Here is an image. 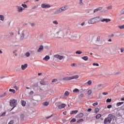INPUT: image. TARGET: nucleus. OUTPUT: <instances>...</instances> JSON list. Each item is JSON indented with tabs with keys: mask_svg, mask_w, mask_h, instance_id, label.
Here are the masks:
<instances>
[{
	"mask_svg": "<svg viewBox=\"0 0 124 124\" xmlns=\"http://www.w3.org/2000/svg\"><path fill=\"white\" fill-rule=\"evenodd\" d=\"M108 93H107V92H104L102 93V94L103 95H106V94H107Z\"/></svg>",
	"mask_w": 124,
	"mask_h": 124,
	"instance_id": "obj_55",
	"label": "nucleus"
},
{
	"mask_svg": "<svg viewBox=\"0 0 124 124\" xmlns=\"http://www.w3.org/2000/svg\"><path fill=\"white\" fill-rule=\"evenodd\" d=\"M40 84L41 85H42L43 86H46V83H45L44 81H41L40 82Z\"/></svg>",
	"mask_w": 124,
	"mask_h": 124,
	"instance_id": "obj_26",
	"label": "nucleus"
},
{
	"mask_svg": "<svg viewBox=\"0 0 124 124\" xmlns=\"http://www.w3.org/2000/svg\"><path fill=\"white\" fill-rule=\"evenodd\" d=\"M112 101V99L111 98H110V99H109V98H108L107 99V103H110V102H111Z\"/></svg>",
	"mask_w": 124,
	"mask_h": 124,
	"instance_id": "obj_33",
	"label": "nucleus"
},
{
	"mask_svg": "<svg viewBox=\"0 0 124 124\" xmlns=\"http://www.w3.org/2000/svg\"><path fill=\"white\" fill-rule=\"evenodd\" d=\"M28 67V64L26 63L24 65H21V69L22 70H25V69Z\"/></svg>",
	"mask_w": 124,
	"mask_h": 124,
	"instance_id": "obj_14",
	"label": "nucleus"
},
{
	"mask_svg": "<svg viewBox=\"0 0 124 124\" xmlns=\"http://www.w3.org/2000/svg\"><path fill=\"white\" fill-rule=\"evenodd\" d=\"M16 8L18 9V10H17L18 12H22L23 11V8L22 7L17 6Z\"/></svg>",
	"mask_w": 124,
	"mask_h": 124,
	"instance_id": "obj_15",
	"label": "nucleus"
},
{
	"mask_svg": "<svg viewBox=\"0 0 124 124\" xmlns=\"http://www.w3.org/2000/svg\"><path fill=\"white\" fill-rule=\"evenodd\" d=\"M53 24H55V25H59V22L57 20H54L52 22Z\"/></svg>",
	"mask_w": 124,
	"mask_h": 124,
	"instance_id": "obj_38",
	"label": "nucleus"
},
{
	"mask_svg": "<svg viewBox=\"0 0 124 124\" xmlns=\"http://www.w3.org/2000/svg\"><path fill=\"white\" fill-rule=\"evenodd\" d=\"M121 13H122L123 14H124V9H123L122 10H121Z\"/></svg>",
	"mask_w": 124,
	"mask_h": 124,
	"instance_id": "obj_63",
	"label": "nucleus"
},
{
	"mask_svg": "<svg viewBox=\"0 0 124 124\" xmlns=\"http://www.w3.org/2000/svg\"><path fill=\"white\" fill-rule=\"evenodd\" d=\"M48 60H50V56L46 55L45 58H43L44 61H46V62H47Z\"/></svg>",
	"mask_w": 124,
	"mask_h": 124,
	"instance_id": "obj_16",
	"label": "nucleus"
},
{
	"mask_svg": "<svg viewBox=\"0 0 124 124\" xmlns=\"http://www.w3.org/2000/svg\"><path fill=\"white\" fill-rule=\"evenodd\" d=\"M100 117H101V114H98L96 116V119L97 120H98V119H99L100 118Z\"/></svg>",
	"mask_w": 124,
	"mask_h": 124,
	"instance_id": "obj_28",
	"label": "nucleus"
},
{
	"mask_svg": "<svg viewBox=\"0 0 124 124\" xmlns=\"http://www.w3.org/2000/svg\"><path fill=\"white\" fill-rule=\"evenodd\" d=\"M51 7V5L46 3H43L41 4L42 8H50Z\"/></svg>",
	"mask_w": 124,
	"mask_h": 124,
	"instance_id": "obj_9",
	"label": "nucleus"
},
{
	"mask_svg": "<svg viewBox=\"0 0 124 124\" xmlns=\"http://www.w3.org/2000/svg\"><path fill=\"white\" fill-rule=\"evenodd\" d=\"M25 56H26L27 57H29L30 56H31V54H30V52H27L26 53Z\"/></svg>",
	"mask_w": 124,
	"mask_h": 124,
	"instance_id": "obj_39",
	"label": "nucleus"
},
{
	"mask_svg": "<svg viewBox=\"0 0 124 124\" xmlns=\"http://www.w3.org/2000/svg\"><path fill=\"white\" fill-rule=\"evenodd\" d=\"M79 4L80 5H84V3L82 1L79 0Z\"/></svg>",
	"mask_w": 124,
	"mask_h": 124,
	"instance_id": "obj_49",
	"label": "nucleus"
},
{
	"mask_svg": "<svg viewBox=\"0 0 124 124\" xmlns=\"http://www.w3.org/2000/svg\"><path fill=\"white\" fill-rule=\"evenodd\" d=\"M121 109L124 110V105L121 107Z\"/></svg>",
	"mask_w": 124,
	"mask_h": 124,
	"instance_id": "obj_59",
	"label": "nucleus"
},
{
	"mask_svg": "<svg viewBox=\"0 0 124 124\" xmlns=\"http://www.w3.org/2000/svg\"><path fill=\"white\" fill-rule=\"evenodd\" d=\"M60 8L62 12L65 11V10H67V9H68V6H63Z\"/></svg>",
	"mask_w": 124,
	"mask_h": 124,
	"instance_id": "obj_13",
	"label": "nucleus"
},
{
	"mask_svg": "<svg viewBox=\"0 0 124 124\" xmlns=\"http://www.w3.org/2000/svg\"><path fill=\"white\" fill-rule=\"evenodd\" d=\"M63 115H66V111H64L63 112Z\"/></svg>",
	"mask_w": 124,
	"mask_h": 124,
	"instance_id": "obj_64",
	"label": "nucleus"
},
{
	"mask_svg": "<svg viewBox=\"0 0 124 124\" xmlns=\"http://www.w3.org/2000/svg\"><path fill=\"white\" fill-rule=\"evenodd\" d=\"M9 92H11L12 93H16V91H15V90L14 89H10L9 90Z\"/></svg>",
	"mask_w": 124,
	"mask_h": 124,
	"instance_id": "obj_29",
	"label": "nucleus"
},
{
	"mask_svg": "<svg viewBox=\"0 0 124 124\" xmlns=\"http://www.w3.org/2000/svg\"><path fill=\"white\" fill-rule=\"evenodd\" d=\"M118 28H119V29H121V30H123V29H124V25L122 26L119 25L118 26Z\"/></svg>",
	"mask_w": 124,
	"mask_h": 124,
	"instance_id": "obj_37",
	"label": "nucleus"
},
{
	"mask_svg": "<svg viewBox=\"0 0 124 124\" xmlns=\"http://www.w3.org/2000/svg\"><path fill=\"white\" fill-rule=\"evenodd\" d=\"M6 114V112H4L3 113H2L0 115V117H4Z\"/></svg>",
	"mask_w": 124,
	"mask_h": 124,
	"instance_id": "obj_45",
	"label": "nucleus"
},
{
	"mask_svg": "<svg viewBox=\"0 0 124 124\" xmlns=\"http://www.w3.org/2000/svg\"><path fill=\"white\" fill-rule=\"evenodd\" d=\"M29 36H30V33L29 31L24 30L20 35L19 39L20 40H24V39H27Z\"/></svg>",
	"mask_w": 124,
	"mask_h": 124,
	"instance_id": "obj_1",
	"label": "nucleus"
},
{
	"mask_svg": "<svg viewBox=\"0 0 124 124\" xmlns=\"http://www.w3.org/2000/svg\"><path fill=\"white\" fill-rule=\"evenodd\" d=\"M31 26L32 27H34V26H35V24L34 23H31Z\"/></svg>",
	"mask_w": 124,
	"mask_h": 124,
	"instance_id": "obj_60",
	"label": "nucleus"
},
{
	"mask_svg": "<svg viewBox=\"0 0 124 124\" xmlns=\"http://www.w3.org/2000/svg\"><path fill=\"white\" fill-rule=\"evenodd\" d=\"M76 54H78V55H81V54H82V51L80 50H78L76 52Z\"/></svg>",
	"mask_w": 124,
	"mask_h": 124,
	"instance_id": "obj_31",
	"label": "nucleus"
},
{
	"mask_svg": "<svg viewBox=\"0 0 124 124\" xmlns=\"http://www.w3.org/2000/svg\"><path fill=\"white\" fill-rule=\"evenodd\" d=\"M94 112L95 113H98V112H99V108H96L94 109Z\"/></svg>",
	"mask_w": 124,
	"mask_h": 124,
	"instance_id": "obj_32",
	"label": "nucleus"
},
{
	"mask_svg": "<svg viewBox=\"0 0 124 124\" xmlns=\"http://www.w3.org/2000/svg\"><path fill=\"white\" fill-rule=\"evenodd\" d=\"M0 20L1 21H4V16L3 15H0Z\"/></svg>",
	"mask_w": 124,
	"mask_h": 124,
	"instance_id": "obj_24",
	"label": "nucleus"
},
{
	"mask_svg": "<svg viewBox=\"0 0 124 124\" xmlns=\"http://www.w3.org/2000/svg\"><path fill=\"white\" fill-rule=\"evenodd\" d=\"M56 35H57L58 37L62 38L64 36V32H63V30H59L56 32Z\"/></svg>",
	"mask_w": 124,
	"mask_h": 124,
	"instance_id": "obj_4",
	"label": "nucleus"
},
{
	"mask_svg": "<svg viewBox=\"0 0 124 124\" xmlns=\"http://www.w3.org/2000/svg\"><path fill=\"white\" fill-rule=\"evenodd\" d=\"M83 96H84V93H81L79 96V97H83Z\"/></svg>",
	"mask_w": 124,
	"mask_h": 124,
	"instance_id": "obj_54",
	"label": "nucleus"
},
{
	"mask_svg": "<svg viewBox=\"0 0 124 124\" xmlns=\"http://www.w3.org/2000/svg\"><path fill=\"white\" fill-rule=\"evenodd\" d=\"M9 34L10 35V37H13V35H14V32H11L9 33Z\"/></svg>",
	"mask_w": 124,
	"mask_h": 124,
	"instance_id": "obj_36",
	"label": "nucleus"
},
{
	"mask_svg": "<svg viewBox=\"0 0 124 124\" xmlns=\"http://www.w3.org/2000/svg\"><path fill=\"white\" fill-rule=\"evenodd\" d=\"M93 65L94 66H99V64H98V63H93Z\"/></svg>",
	"mask_w": 124,
	"mask_h": 124,
	"instance_id": "obj_41",
	"label": "nucleus"
},
{
	"mask_svg": "<svg viewBox=\"0 0 124 124\" xmlns=\"http://www.w3.org/2000/svg\"><path fill=\"white\" fill-rule=\"evenodd\" d=\"M93 106H96V105H98V102H96L95 103H93Z\"/></svg>",
	"mask_w": 124,
	"mask_h": 124,
	"instance_id": "obj_50",
	"label": "nucleus"
},
{
	"mask_svg": "<svg viewBox=\"0 0 124 124\" xmlns=\"http://www.w3.org/2000/svg\"><path fill=\"white\" fill-rule=\"evenodd\" d=\"M118 49V46H114L113 48H112V50L114 52H117V50Z\"/></svg>",
	"mask_w": 124,
	"mask_h": 124,
	"instance_id": "obj_20",
	"label": "nucleus"
},
{
	"mask_svg": "<svg viewBox=\"0 0 124 124\" xmlns=\"http://www.w3.org/2000/svg\"><path fill=\"white\" fill-rule=\"evenodd\" d=\"M107 9H108V10L112 9V6H109L108 7Z\"/></svg>",
	"mask_w": 124,
	"mask_h": 124,
	"instance_id": "obj_53",
	"label": "nucleus"
},
{
	"mask_svg": "<svg viewBox=\"0 0 124 124\" xmlns=\"http://www.w3.org/2000/svg\"><path fill=\"white\" fill-rule=\"evenodd\" d=\"M43 106H48L49 105V102H45L43 103Z\"/></svg>",
	"mask_w": 124,
	"mask_h": 124,
	"instance_id": "obj_21",
	"label": "nucleus"
},
{
	"mask_svg": "<svg viewBox=\"0 0 124 124\" xmlns=\"http://www.w3.org/2000/svg\"><path fill=\"white\" fill-rule=\"evenodd\" d=\"M79 78L78 75H75L72 77H66L63 78V81H70V80H72L73 79H78Z\"/></svg>",
	"mask_w": 124,
	"mask_h": 124,
	"instance_id": "obj_3",
	"label": "nucleus"
},
{
	"mask_svg": "<svg viewBox=\"0 0 124 124\" xmlns=\"http://www.w3.org/2000/svg\"><path fill=\"white\" fill-rule=\"evenodd\" d=\"M97 21V22H100V18H96V20H95V21Z\"/></svg>",
	"mask_w": 124,
	"mask_h": 124,
	"instance_id": "obj_62",
	"label": "nucleus"
},
{
	"mask_svg": "<svg viewBox=\"0 0 124 124\" xmlns=\"http://www.w3.org/2000/svg\"><path fill=\"white\" fill-rule=\"evenodd\" d=\"M71 66L74 67V66H77V64L75 63H73L71 64Z\"/></svg>",
	"mask_w": 124,
	"mask_h": 124,
	"instance_id": "obj_44",
	"label": "nucleus"
},
{
	"mask_svg": "<svg viewBox=\"0 0 124 124\" xmlns=\"http://www.w3.org/2000/svg\"><path fill=\"white\" fill-rule=\"evenodd\" d=\"M86 91V90H83V89H81L79 90L80 93H83V92Z\"/></svg>",
	"mask_w": 124,
	"mask_h": 124,
	"instance_id": "obj_57",
	"label": "nucleus"
},
{
	"mask_svg": "<svg viewBox=\"0 0 124 124\" xmlns=\"http://www.w3.org/2000/svg\"><path fill=\"white\" fill-rule=\"evenodd\" d=\"M80 92V90L79 89L76 88L73 90V93H79Z\"/></svg>",
	"mask_w": 124,
	"mask_h": 124,
	"instance_id": "obj_23",
	"label": "nucleus"
},
{
	"mask_svg": "<svg viewBox=\"0 0 124 124\" xmlns=\"http://www.w3.org/2000/svg\"><path fill=\"white\" fill-rule=\"evenodd\" d=\"M87 111H88V112H91V111H92V108H88V109H87Z\"/></svg>",
	"mask_w": 124,
	"mask_h": 124,
	"instance_id": "obj_61",
	"label": "nucleus"
},
{
	"mask_svg": "<svg viewBox=\"0 0 124 124\" xmlns=\"http://www.w3.org/2000/svg\"><path fill=\"white\" fill-rule=\"evenodd\" d=\"M75 122H76V119L73 118L71 120L70 123H75Z\"/></svg>",
	"mask_w": 124,
	"mask_h": 124,
	"instance_id": "obj_42",
	"label": "nucleus"
},
{
	"mask_svg": "<svg viewBox=\"0 0 124 124\" xmlns=\"http://www.w3.org/2000/svg\"><path fill=\"white\" fill-rule=\"evenodd\" d=\"M100 16H96L91 18L90 20H88L89 24H94L95 23V21H96V19H99Z\"/></svg>",
	"mask_w": 124,
	"mask_h": 124,
	"instance_id": "obj_6",
	"label": "nucleus"
},
{
	"mask_svg": "<svg viewBox=\"0 0 124 124\" xmlns=\"http://www.w3.org/2000/svg\"><path fill=\"white\" fill-rule=\"evenodd\" d=\"M111 122H112V118L111 117H108L105 119L104 123L105 124H107V123H109V124H110Z\"/></svg>",
	"mask_w": 124,
	"mask_h": 124,
	"instance_id": "obj_8",
	"label": "nucleus"
},
{
	"mask_svg": "<svg viewBox=\"0 0 124 124\" xmlns=\"http://www.w3.org/2000/svg\"><path fill=\"white\" fill-rule=\"evenodd\" d=\"M97 41H100V37L99 36L97 37Z\"/></svg>",
	"mask_w": 124,
	"mask_h": 124,
	"instance_id": "obj_52",
	"label": "nucleus"
},
{
	"mask_svg": "<svg viewBox=\"0 0 124 124\" xmlns=\"http://www.w3.org/2000/svg\"><path fill=\"white\" fill-rule=\"evenodd\" d=\"M51 117H53V114H52L49 117H46V119L48 120V119H50V118H51Z\"/></svg>",
	"mask_w": 124,
	"mask_h": 124,
	"instance_id": "obj_56",
	"label": "nucleus"
},
{
	"mask_svg": "<svg viewBox=\"0 0 124 124\" xmlns=\"http://www.w3.org/2000/svg\"><path fill=\"white\" fill-rule=\"evenodd\" d=\"M21 5L24 7V8H28V6L26 4H22Z\"/></svg>",
	"mask_w": 124,
	"mask_h": 124,
	"instance_id": "obj_35",
	"label": "nucleus"
},
{
	"mask_svg": "<svg viewBox=\"0 0 124 124\" xmlns=\"http://www.w3.org/2000/svg\"><path fill=\"white\" fill-rule=\"evenodd\" d=\"M54 58H56V59H59V60H60V61H62V59H63V56L59 55L58 54L54 55Z\"/></svg>",
	"mask_w": 124,
	"mask_h": 124,
	"instance_id": "obj_12",
	"label": "nucleus"
},
{
	"mask_svg": "<svg viewBox=\"0 0 124 124\" xmlns=\"http://www.w3.org/2000/svg\"><path fill=\"white\" fill-rule=\"evenodd\" d=\"M123 103H124V102H118L117 103L116 105L117 106H121V105H122Z\"/></svg>",
	"mask_w": 124,
	"mask_h": 124,
	"instance_id": "obj_27",
	"label": "nucleus"
},
{
	"mask_svg": "<svg viewBox=\"0 0 124 124\" xmlns=\"http://www.w3.org/2000/svg\"><path fill=\"white\" fill-rule=\"evenodd\" d=\"M14 124V121L13 120H11V121H10V122L8 123V124Z\"/></svg>",
	"mask_w": 124,
	"mask_h": 124,
	"instance_id": "obj_48",
	"label": "nucleus"
},
{
	"mask_svg": "<svg viewBox=\"0 0 124 124\" xmlns=\"http://www.w3.org/2000/svg\"><path fill=\"white\" fill-rule=\"evenodd\" d=\"M56 106L58 107V109H62V108H64L65 107V104H62V105H59V103H56L55 104Z\"/></svg>",
	"mask_w": 124,
	"mask_h": 124,
	"instance_id": "obj_7",
	"label": "nucleus"
},
{
	"mask_svg": "<svg viewBox=\"0 0 124 124\" xmlns=\"http://www.w3.org/2000/svg\"><path fill=\"white\" fill-rule=\"evenodd\" d=\"M43 50V46L41 45L39 47V49L37 50L38 53H39L40 52H41Z\"/></svg>",
	"mask_w": 124,
	"mask_h": 124,
	"instance_id": "obj_18",
	"label": "nucleus"
},
{
	"mask_svg": "<svg viewBox=\"0 0 124 124\" xmlns=\"http://www.w3.org/2000/svg\"><path fill=\"white\" fill-rule=\"evenodd\" d=\"M21 104H22V106H23V107L26 106V101H25L24 100H22L21 101Z\"/></svg>",
	"mask_w": 124,
	"mask_h": 124,
	"instance_id": "obj_25",
	"label": "nucleus"
},
{
	"mask_svg": "<svg viewBox=\"0 0 124 124\" xmlns=\"http://www.w3.org/2000/svg\"><path fill=\"white\" fill-rule=\"evenodd\" d=\"M82 60H84V61H88L89 60V57L88 56H84L81 58Z\"/></svg>",
	"mask_w": 124,
	"mask_h": 124,
	"instance_id": "obj_22",
	"label": "nucleus"
},
{
	"mask_svg": "<svg viewBox=\"0 0 124 124\" xmlns=\"http://www.w3.org/2000/svg\"><path fill=\"white\" fill-rule=\"evenodd\" d=\"M92 93V90H89L88 92H87V94H88V95H91V94Z\"/></svg>",
	"mask_w": 124,
	"mask_h": 124,
	"instance_id": "obj_43",
	"label": "nucleus"
},
{
	"mask_svg": "<svg viewBox=\"0 0 124 124\" xmlns=\"http://www.w3.org/2000/svg\"><path fill=\"white\" fill-rule=\"evenodd\" d=\"M58 81V79L57 78H55L52 79V83L56 82Z\"/></svg>",
	"mask_w": 124,
	"mask_h": 124,
	"instance_id": "obj_46",
	"label": "nucleus"
},
{
	"mask_svg": "<svg viewBox=\"0 0 124 124\" xmlns=\"http://www.w3.org/2000/svg\"><path fill=\"white\" fill-rule=\"evenodd\" d=\"M82 117H84L83 113H80L76 116V118H82Z\"/></svg>",
	"mask_w": 124,
	"mask_h": 124,
	"instance_id": "obj_17",
	"label": "nucleus"
},
{
	"mask_svg": "<svg viewBox=\"0 0 124 124\" xmlns=\"http://www.w3.org/2000/svg\"><path fill=\"white\" fill-rule=\"evenodd\" d=\"M62 9H61V8H60L59 9H57L54 12V14L55 15H58V14H60V13H62Z\"/></svg>",
	"mask_w": 124,
	"mask_h": 124,
	"instance_id": "obj_10",
	"label": "nucleus"
},
{
	"mask_svg": "<svg viewBox=\"0 0 124 124\" xmlns=\"http://www.w3.org/2000/svg\"><path fill=\"white\" fill-rule=\"evenodd\" d=\"M120 50H121V53H123L124 51V48L122 47V48H121Z\"/></svg>",
	"mask_w": 124,
	"mask_h": 124,
	"instance_id": "obj_51",
	"label": "nucleus"
},
{
	"mask_svg": "<svg viewBox=\"0 0 124 124\" xmlns=\"http://www.w3.org/2000/svg\"><path fill=\"white\" fill-rule=\"evenodd\" d=\"M62 122H63V124H64L65 123H66V122H67V120H66V119H63L62 120Z\"/></svg>",
	"mask_w": 124,
	"mask_h": 124,
	"instance_id": "obj_58",
	"label": "nucleus"
},
{
	"mask_svg": "<svg viewBox=\"0 0 124 124\" xmlns=\"http://www.w3.org/2000/svg\"><path fill=\"white\" fill-rule=\"evenodd\" d=\"M92 80H90L87 82V84L91 86V85H92Z\"/></svg>",
	"mask_w": 124,
	"mask_h": 124,
	"instance_id": "obj_40",
	"label": "nucleus"
},
{
	"mask_svg": "<svg viewBox=\"0 0 124 124\" xmlns=\"http://www.w3.org/2000/svg\"><path fill=\"white\" fill-rule=\"evenodd\" d=\"M78 113V110H72L70 111V115H73L74 114H77Z\"/></svg>",
	"mask_w": 124,
	"mask_h": 124,
	"instance_id": "obj_19",
	"label": "nucleus"
},
{
	"mask_svg": "<svg viewBox=\"0 0 124 124\" xmlns=\"http://www.w3.org/2000/svg\"><path fill=\"white\" fill-rule=\"evenodd\" d=\"M10 106L13 107L10 111H12L16 106H17V100L15 99H11L10 100Z\"/></svg>",
	"mask_w": 124,
	"mask_h": 124,
	"instance_id": "obj_2",
	"label": "nucleus"
},
{
	"mask_svg": "<svg viewBox=\"0 0 124 124\" xmlns=\"http://www.w3.org/2000/svg\"><path fill=\"white\" fill-rule=\"evenodd\" d=\"M103 9V7H99L98 8H97L96 9H95V10H94L93 11V13H96V12H98V11H100V12H107V11H108L107 10H102Z\"/></svg>",
	"mask_w": 124,
	"mask_h": 124,
	"instance_id": "obj_5",
	"label": "nucleus"
},
{
	"mask_svg": "<svg viewBox=\"0 0 124 124\" xmlns=\"http://www.w3.org/2000/svg\"><path fill=\"white\" fill-rule=\"evenodd\" d=\"M107 108H108V109H110V108H112V105H108Z\"/></svg>",
	"mask_w": 124,
	"mask_h": 124,
	"instance_id": "obj_47",
	"label": "nucleus"
},
{
	"mask_svg": "<svg viewBox=\"0 0 124 124\" xmlns=\"http://www.w3.org/2000/svg\"><path fill=\"white\" fill-rule=\"evenodd\" d=\"M68 94H69L68 91H66L64 93L65 96H68Z\"/></svg>",
	"mask_w": 124,
	"mask_h": 124,
	"instance_id": "obj_30",
	"label": "nucleus"
},
{
	"mask_svg": "<svg viewBox=\"0 0 124 124\" xmlns=\"http://www.w3.org/2000/svg\"><path fill=\"white\" fill-rule=\"evenodd\" d=\"M82 122H84V119H79L78 121L77 122V123H78V124H80V123H82Z\"/></svg>",
	"mask_w": 124,
	"mask_h": 124,
	"instance_id": "obj_34",
	"label": "nucleus"
},
{
	"mask_svg": "<svg viewBox=\"0 0 124 124\" xmlns=\"http://www.w3.org/2000/svg\"><path fill=\"white\" fill-rule=\"evenodd\" d=\"M100 21H101V22H106V23H108V22H110L111 21V19H108V18H103L102 19H101V17L100 16Z\"/></svg>",
	"mask_w": 124,
	"mask_h": 124,
	"instance_id": "obj_11",
	"label": "nucleus"
}]
</instances>
